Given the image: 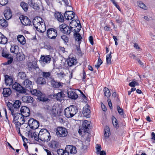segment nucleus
<instances>
[{"label":"nucleus","instance_id":"bb28decb","mask_svg":"<svg viewBox=\"0 0 155 155\" xmlns=\"http://www.w3.org/2000/svg\"><path fill=\"white\" fill-rule=\"evenodd\" d=\"M43 22L41 21H40L38 20V19L37 18H35L33 20V24L34 27L37 30H38L37 29H38V26H36V25H41V24L43 23Z\"/></svg>","mask_w":155,"mask_h":155},{"label":"nucleus","instance_id":"4be33fe9","mask_svg":"<svg viewBox=\"0 0 155 155\" xmlns=\"http://www.w3.org/2000/svg\"><path fill=\"white\" fill-rule=\"evenodd\" d=\"M20 119L23 122L21 124V123L18 121H15V122H12L13 123L15 124V127L17 131H18V130H20V127L21 126V125H22L25 122L24 118H22V117H21Z\"/></svg>","mask_w":155,"mask_h":155},{"label":"nucleus","instance_id":"412c9836","mask_svg":"<svg viewBox=\"0 0 155 155\" xmlns=\"http://www.w3.org/2000/svg\"><path fill=\"white\" fill-rule=\"evenodd\" d=\"M12 92V91L10 88H5L3 89L2 93L4 97H7L11 94Z\"/></svg>","mask_w":155,"mask_h":155},{"label":"nucleus","instance_id":"aec40b11","mask_svg":"<svg viewBox=\"0 0 155 155\" xmlns=\"http://www.w3.org/2000/svg\"><path fill=\"white\" fill-rule=\"evenodd\" d=\"M10 50L11 52L14 54L13 55H14L19 51V47L18 45L14 44L12 45Z\"/></svg>","mask_w":155,"mask_h":155},{"label":"nucleus","instance_id":"09e8293b","mask_svg":"<svg viewBox=\"0 0 155 155\" xmlns=\"http://www.w3.org/2000/svg\"><path fill=\"white\" fill-rule=\"evenodd\" d=\"M138 6L144 9H146V5L141 2L139 1L138 4Z\"/></svg>","mask_w":155,"mask_h":155},{"label":"nucleus","instance_id":"72a5a7b5","mask_svg":"<svg viewBox=\"0 0 155 155\" xmlns=\"http://www.w3.org/2000/svg\"><path fill=\"white\" fill-rule=\"evenodd\" d=\"M37 99L40 101L43 102H46L49 100L48 97H45L44 94H42L41 96H39Z\"/></svg>","mask_w":155,"mask_h":155},{"label":"nucleus","instance_id":"7ed1b4c3","mask_svg":"<svg viewBox=\"0 0 155 155\" xmlns=\"http://www.w3.org/2000/svg\"><path fill=\"white\" fill-rule=\"evenodd\" d=\"M2 55L3 57L8 59L6 62L3 63L4 65H9L13 62V56L10 54L8 51L4 49H2Z\"/></svg>","mask_w":155,"mask_h":155},{"label":"nucleus","instance_id":"393cba45","mask_svg":"<svg viewBox=\"0 0 155 155\" xmlns=\"http://www.w3.org/2000/svg\"><path fill=\"white\" fill-rule=\"evenodd\" d=\"M71 112V117H73L74 115L78 112L77 108L74 105H71L70 106V108Z\"/></svg>","mask_w":155,"mask_h":155},{"label":"nucleus","instance_id":"c756f323","mask_svg":"<svg viewBox=\"0 0 155 155\" xmlns=\"http://www.w3.org/2000/svg\"><path fill=\"white\" fill-rule=\"evenodd\" d=\"M49 145L51 148H58L59 146V143L55 141L52 140L51 143L49 144Z\"/></svg>","mask_w":155,"mask_h":155},{"label":"nucleus","instance_id":"8fccbe9b","mask_svg":"<svg viewBox=\"0 0 155 155\" xmlns=\"http://www.w3.org/2000/svg\"><path fill=\"white\" fill-rule=\"evenodd\" d=\"M61 38L65 43L68 42L69 41L68 38L66 35H64L61 36Z\"/></svg>","mask_w":155,"mask_h":155},{"label":"nucleus","instance_id":"37998d69","mask_svg":"<svg viewBox=\"0 0 155 155\" xmlns=\"http://www.w3.org/2000/svg\"><path fill=\"white\" fill-rule=\"evenodd\" d=\"M7 106L8 108V109L11 111V112L12 111H15V110H14L13 107V104H12V103L8 102L7 104Z\"/></svg>","mask_w":155,"mask_h":155},{"label":"nucleus","instance_id":"cd10ccee","mask_svg":"<svg viewBox=\"0 0 155 155\" xmlns=\"http://www.w3.org/2000/svg\"><path fill=\"white\" fill-rule=\"evenodd\" d=\"M33 123L30 126V128L32 129H36L38 128L39 126V122L35 119Z\"/></svg>","mask_w":155,"mask_h":155},{"label":"nucleus","instance_id":"13d9d810","mask_svg":"<svg viewBox=\"0 0 155 155\" xmlns=\"http://www.w3.org/2000/svg\"><path fill=\"white\" fill-rule=\"evenodd\" d=\"M96 149L97 152H100L101 149V147L100 144H97L96 145Z\"/></svg>","mask_w":155,"mask_h":155},{"label":"nucleus","instance_id":"bf43d9fd","mask_svg":"<svg viewBox=\"0 0 155 155\" xmlns=\"http://www.w3.org/2000/svg\"><path fill=\"white\" fill-rule=\"evenodd\" d=\"M72 146V145H67L66 147L65 150L66 151H67L69 153L71 149Z\"/></svg>","mask_w":155,"mask_h":155},{"label":"nucleus","instance_id":"6e6552de","mask_svg":"<svg viewBox=\"0 0 155 155\" xmlns=\"http://www.w3.org/2000/svg\"><path fill=\"white\" fill-rule=\"evenodd\" d=\"M51 85L54 88L57 89L59 87H62L63 83L61 82H59L53 78L51 81Z\"/></svg>","mask_w":155,"mask_h":155},{"label":"nucleus","instance_id":"0e129e2a","mask_svg":"<svg viewBox=\"0 0 155 155\" xmlns=\"http://www.w3.org/2000/svg\"><path fill=\"white\" fill-rule=\"evenodd\" d=\"M62 1L64 2L65 3V5L66 6H69V7H71V9L72 10H73V8L72 7H71L70 5H69V2L68 0H62Z\"/></svg>","mask_w":155,"mask_h":155},{"label":"nucleus","instance_id":"5fc2aeb1","mask_svg":"<svg viewBox=\"0 0 155 155\" xmlns=\"http://www.w3.org/2000/svg\"><path fill=\"white\" fill-rule=\"evenodd\" d=\"M8 0H0V4L2 6H4L8 3Z\"/></svg>","mask_w":155,"mask_h":155},{"label":"nucleus","instance_id":"423d86ee","mask_svg":"<svg viewBox=\"0 0 155 155\" xmlns=\"http://www.w3.org/2000/svg\"><path fill=\"white\" fill-rule=\"evenodd\" d=\"M20 112L21 116L23 117L22 118H24V117H28L30 115V110L29 108L26 106L21 107L20 109Z\"/></svg>","mask_w":155,"mask_h":155},{"label":"nucleus","instance_id":"6e6d98bb","mask_svg":"<svg viewBox=\"0 0 155 155\" xmlns=\"http://www.w3.org/2000/svg\"><path fill=\"white\" fill-rule=\"evenodd\" d=\"M76 49H77L78 54L79 55H81L82 52H81V51L80 49V45H78V46L76 45Z\"/></svg>","mask_w":155,"mask_h":155},{"label":"nucleus","instance_id":"9b49d317","mask_svg":"<svg viewBox=\"0 0 155 155\" xmlns=\"http://www.w3.org/2000/svg\"><path fill=\"white\" fill-rule=\"evenodd\" d=\"M90 126L89 122L87 120H85L82 124V130H83L84 132L88 133V131H89V127Z\"/></svg>","mask_w":155,"mask_h":155},{"label":"nucleus","instance_id":"a18cd8bd","mask_svg":"<svg viewBox=\"0 0 155 155\" xmlns=\"http://www.w3.org/2000/svg\"><path fill=\"white\" fill-rule=\"evenodd\" d=\"M3 37L4 38L3 39H2V40L0 41V43L5 45L7 42L8 39L5 36H3Z\"/></svg>","mask_w":155,"mask_h":155},{"label":"nucleus","instance_id":"69168bd1","mask_svg":"<svg viewBox=\"0 0 155 155\" xmlns=\"http://www.w3.org/2000/svg\"><path fill=\"white\" fill-rule=\"evenodd\" d=\"M107 101L108 105L110 107V109H112L113 107L110 99L109 98H108V99Z\"/></svg>","mask_w":155,"mask_h":155},{"label":"nucleus","instance_id":"f3484780","mask_svg":"<svg viewBox=\"0 0 155 155\" xmlns=\"http://www.w3.org/2000/svg\"><path fill=\"white\" fill-rule=\"evenodd\" d=\"M67 62L68 66L71 67L74 65H75L77 63V61L74 57L72 58H69L67 60Z\"/></svg>","mask_w":155,"mask_h":155},{"label":"nucleus","instance_id":"4468645a","mask_svg":"<svg viewBox=\"0 0 155 155\" xmlns=\"http://www.w3.org/2000/svg\"><path fill=\"white\" fill-rule=\"evenodd\" d=\"M21 99L24 102L32 103V104L34 101L33 98L28 95L23 96Z\"/></svg>","mask_w":155,"mask_h":155},{"label":"nucleus","instance_id":"ddd939ff","mask_svg":"<svg viewBox=\"0 0 155 155\" xmlns=\"http://www.w3.org/2000/svg\"><path fill=\"white\" fill-rule=\"evenodd\" d=\"M5 83L7 86L12 85L13 83L12 78L8 75H4Z\"/></svg>","mask_w":155,"mask_h":155},{"label":"nucleus","instance_id":"f8f14e48","mask_svg":"<svg viewBox=\"0 0 155 155\" xmlns=\"http://www.w3.org/2000/svg\"><path fill=\"white\" fill-rule=\"evenodd\" d=\"M4 14L5 17L7 20H8L12 18V13L10 8H7L4 10Z\"/></svg>","mask_w":155,"mask_h":155},{"label":"nucleus","instance_id":"2f4dec72","mask_svg":"<svg viewBox=\"0 0 155 155\" xmlns=\"http://www.w3.org/2000/svg\"><path fill=\"white\" fill-rule=\"evenodd\" d=\"M0 25L4 28L7 27L8 25V22L4 18L0 20Z\"/></svg>","mask_w":155,"mask_h":155},{"label":"nucleus","instance_id":"2eb2a0df","mask_svg":"<svg viewBox=\"0 0 155 155\" xmlns=\"http://www.w3.org/2000/svg\"><path fill=\"white\" fill-rule=\"evenodd\" d=\"M15 55L16 60L18 61H21L25 59V56L22 52L19 51Z\"/></svg>","mask_w":155,"mask_h":155},{"label":"nucleus","instance_id":"0eeeda50","mask_svg":"<svg viewBox=\"0 0 155 155\" xmlns=\"http://www.w3.org/2000/svg\"><path fill=\"white\" fill-rule=\"evenodd\" d=\"M20 19L22 25L25 26H30L31 25V21L27 17L22 15L20 17Z\"/></svg>","mask_w":155,"mask_h":155},{"label":"nucleus","instance_id":"338daca9","mask_svg":"<svg viewBox=\"0 0 155 155\" xmlns=\"http://www.w3.org/2000/svg\"><path fill=\"white\" fill-rule=\"evenodd\" d=\"M45 48L48 50L53 49L52 47L50 45H45L44 46Z\"/></svg>","mask_w":155,"mask_h":155},{"label":"nucleus","instance_id":"3c124183","mask_svg":"<svg viewBox=\"0 0 155 155\" xmlns=\"http://www.w3.org/2000/svg\"><path fill=\"white\" fill-rule=\"evenodd\" d=\"M19 75L20 76L21 79L24 80L26 77V74L25 72H20L19 73Z\"/></svg>","mask_w":155,"mask_h":155},{"label":"nucleus","instance_id":"a878e982","mask_svg":"<svg viewBox=\"0 0 155 155\" xmlns=\"http://www.w3.org/2000/svg\"><path fill=\"white\" fill-rule=\"evenodd\" d=\"M70 108V106L67 107L65 108L64 111V113L65 116L68 118H71V110Z\"/></svg>","mask_w":155,"mask_h":155},{"label":"nucleus","instance_id":"b1692460","mask_svg":"<svg viewBox=\"0 0 155 155\" xmlns=\"http://www.w3.org/2000/svg\"><path fill=\"white\" fill-rule=\"evenodd\" d=\"M11 114L12 115L13 117V120L12 122H15L18 120L19 119L20 115L21 116V114L20 113L16 112L14 113V111L12 112Z\"/></svg>","mask_w":155,"mask_h":155},{"label":"nucleus","instance_id":"4c0bfd02","mask_svg":"<svg viewBox=\"0 0 155 155\" xmlns=\"http://www.w3.org/2000/svg\"><path fill=\"white\" fill-rule=\"evenodd\" d=\"M110 131L109 127H106L105 128L104 135L106 139H107L110 136Z\"/></svg>","mask_w":155,"mask_h":155},{"label":"nucleus","instance_id":"e433bc0d","mask_svg":"<svg viewBox=\"0 0 155 155\" xmlns=\"http://www.w3.org/2000/svg\"><path fill=\"white\" fill-rule=\"evenodd\" d=\"M103 91L104 94V96L107 98L109 97L111 95V93L109 89L106 87H104Z\"/></svg>","mask_w":155,"mask_h":155},{"label":"nucleus","instance_id":"473e14b6","mask_svg":"<svg viewBox=\"0 0 155 155\" xmlns=\"http://www.w3.org/2000/svg\"><path fill=\"white\" fill-rule=\"evenodd\" d=\"M112 120L113 123V125L116 129H118L119 127L118 125V121L117 120L116 118L114 116L112 117Z\"/></svg>","mask_w":155,"mask_h":155},{"label":"nucleus","instance_id":"1a4fd4ad","mask_svg":"<svg viewBox=\"0 0 155 155\" xmlns=\"http://www.w3.org/2000/svg\"><path fill=\"white\" fill-rule=\"evenodd\" d=\"M89 106L88 105H85L83 108L82 114L83 116L87 118L90 117L91 116V110L89 109Z\"/></svg>","mask_w":155,"mask_h":155},{"label":"nucleus","instance_id":"864d4df0","mask_svg":"<svg viewBox=\"0 0 155 155\" xmlns=\"http://www.w3.org/2000/svg\"><path fill=\"white\" fill-rule=\"evenodd\" d=\"M33 9L35 10H38L40 9L39 6L37 4L34 3L31 6Z\"/></svg>","mask_w":155,"mask_h":155},{"label":"nucleus","instance_id":"6ab92c4d","mask_svg":"<svg viewBox=\"0 0 155 155\" xmlns=\"http://www.w3.org/2000/svg\"><path fill=\"white\" fill-rule=\"evenodd\" d=\"M55 18L60 22H62L64 21V18L61 12H56L54 14Z\"/></svg>","mask_w":155,"mask_h":155},{"label":"nucleus","instance_id":"c03bdc74","mask_svg":"<svg viewBox=\"0 0 155 155\" xmlns=\"http://www.w3.org/2000/svg\"><path fill=\"white\" fill-rule=\"evenodd\" d=\"M77 19H74L72 20L70 23V25H71L73 27H77L76 24H77Z\"/></svg>","mask_w":155,"mask_h":155},{"label":"nucleus","instance_id":"4d7b16f0","mask_svg":"<svg viewBox=\"0 0 155 155\" xmlns=\"http://www.w3.org/2000/svg\"><path fill=\"white\" fill-rule=\"evenodd\" d=\"M31 68L35 69L37 68H38L37 63L35 62L31 64Z\"/></svg>","mask_w":155,"mask_h":155},{"label":"nucleus","instance_id":"de8ad7c7","mask_svg":"<svg viewBox=\"0 0 155 155\" xmlns=\"http://www.w3.org/2000/svg\"><path fill=\"white\" fill-rule=\"evenodd\" d=\"M76 152L77 150L76 147L72 145L69 153L71 154H75L76 153Z\"/></svg>","mask_w":155,"mask_h":155},{"label":"nucleus","instance_id":"f704fd0d","mask_svg":"<svg viewBox=\"0 0 155 155\" xmlns=\"http://www.w3.org/2000/svg\"><path fill=\"white\" fill-rule=\"evenodd\" d=\"M21 104V102L19 100H17L15 101L13 104V107L14 108L15 110V109L19 108L20 107Z\"/></svg>","mask_w":155,"mask_h":155},{"label":"nucleus","instance_id":"ea45409f","mask_svg":"<svg viewBox=\"0 0 155 155\" xmlns=\"http://www.w3.org/2000/svg\"><path fill=\"white\" fill-rule=\"evenodd\" d=\"M47 109L49 110H50V114L51 117L53 118L56 117V114L55 112H54V109L53 108L50 107L48 106V107Z\"/></svg>","mask_w":155,"mask_h":155},{"label":"nucleus","instance_id":"f03ea898","mask_svg":"<svg viewBox=\"0 0 155 155\" xmlns=\"http://www.w3.org/2000/svg\"><path fill=\"white\" fill-rule=\"evenodd\" d=\"M51 138V136L48 130L45 129H42L38 133L37 139L44 142H48L50 140Z\"/></svg>","mask_w":155,"mask_h":155},{"label":"nucleus","instance_id":"dca6fc26","mask_svg":"<svg viewBox=\"0 0 155 155\" xmlns=\"http://www.w3.org/2000/svg\"><path fill=\"white\" fill-rule=\"evenodd\" d=\"M65 95V94L62 91H61L57 94H54L53 97L57 100L61 101L64 97Z\"/></svg>","mask_w":155,"mask_h":155},{"label":"nucleus","instance_id":"603ef678","mask_svg":"<svg viewBox=\"0 0 155 155\" xmlns=\"http://www.w3.org/2000/svg\"><path fill=\"white\" fill-rule=\"evenodd\" d=\"M70 12L71 11H66L64 14V16L65 18H66V19L67 20H70L69 17H71V16H70V15L67 14V13Z\"/></svg>","mask_w":155,"mask_h":155},{"label":"nucleus","instance_id":"e2e57ef3","mask_svg":"<svg viewBox=\"0 0 155 155\" xmlns=\"http://www.w3.org/2000/svg\"><path fill=\"white\" fill-rule=\"evenodd\" d=\"M64 151L63 149H59L57 150V152L58 155H63Z\"/></svg>","mask_w":155,"mask_h":155},{"label":"nucleus","instance_id":"f257e3e1","mask_svg":"<svg viewBox=\"0 0 155 155\" xmlns=\"http://www.w3.org/2000/svg\"><path fill=\"white\" fill-rule=\"evenodd\" d=\"M34 82L31 81L29 79H26L24 81V84L25 88L22 87L18 82H15L12 86L13 89L20 94L25 93L26 92L27 89L28 91L32 88Z\"/></svg>","mask_w":155,"mask_h":155},{"label":"nucleus","instance_id":"680f3d73","mask_svg":"<svg viewBox=\"0 0 155 155\" xmlns=\"http://www.w3.org/2000/svg\"><path fill=\"white\" fill-rule=\"evenodd\" d=\"M35 119L33 118H31L28 120V125L30 127L32 125V124L33 123L32 122H33Z\"/></svg>","mask_w":155,"mask_h":155},{"label":"nucleus","instance_id":"052dcab7","mask_svg":"<svg viewBox=\"0 0 155 155\" xmlns=\"http://www.w3.org/2000/svg\"><path fill=\"white\" fill-rule=\"evenodd\" d=\"M135 79H134L133 80L132 82H130L129 84V85L132 87H135Z\"/></svg>","mask_w":155,"mask_h":155},{"label":"nucleus","instance_id":"a211bd4d","mask_svg":"<svg viewBox=\"0 0 155 155\" xmlns=\"http://www.w3.org/2000/svg\"><path fill=\"white\" fill-rule=\"evenodd\" d=\"M36 82L38 85L41 86L45 84L46 83L45 78L41 77L38 78L36 81Z\"/></svg>","mask_w":155,"mask_h":155},{"label":"nucleus","instance_id":"7c9ffc66","mask_svg":"<svg viewBox=\"0 0 155 155\" xmlns=\"http://www.w3.org/2000/svg\"><path fill=\"white\" fill-rule=\"evenodd\" d=\"M20 6L25 12H26L28 10V5L25 2H21L20 3Z\"/></svg>","mask_w":155,"mask_h":155},{"label":"nucleus","instance_id":"39448f33","mask_svg":"<svg viewBox=\"0 0 155 155\" xmlns=\"http://www.w3.org/2000/svg\"><path fill=\"white\" fill-rule=\"evenodd\" d=\"M58 35L57 31L53 28H49L47 30V35L51 39H54Z\"/></svg>","mask_w":155,"mask_h":155},{"label":"nucleus","instance_id":"20e7f679","mask_svg":"<svg viewBox=\"0 0 155 155\" xmlns=\"http://www.w3.org/2000/svg\"><path fill=\"white\" fill-rule=\"evenodd\" d=\"M57 135L61 137H64L67 136L68 134L67 130L63 127H58L56 130Z\"/></svg>","mask_w":155,"mask_h":155},{"label":"nucleus","instance_id":"58836bf2","mask_svg":"<svg viewBox=\"0 0 155 155\" xmlns=\"http://www.w3.org/2000/svg\"><path fill=\"white\" fill-rule=\"evenodd\" d=\"M74 35L75 38H76L75 40L76 41L78 40V41L79 42L81 41L82 39V37L81 36L80 34L77 32H74Z\"/></svg>","mask_w":155,"mask_h":155},{"label":"nucleus","instance_id":"5701e85b","mask_svg":"<svg viewBox=\"0 0 155 155\" xmlns=\"http://www.w3.org/2000/svg\"><path fill=\"white\" fill-rule=\"evenodd\" d=\"M68 97L72 99L75 100L78 97V94L74 91H69L68 92Z\"/></svg>","mask_w":155,"mask_h":155},{"label":"nucleus","instance_id":"79ce46f5","mask_svg":"<svg viewBox=\"0 0 155 155\" xmlns=\"http://www.w3.org/2000/svg\"><path fill=\"white\" fill-rule=\"evenodd\" d=\"M61 29L60 30L61 31L62 33L65 34L67 35H69L70 33V32H69L68 29V27H66L65 28H63L62 27H61Z\"/></svg>","mask_w":155,"mask_h":155},{"label":"nucleus","instance_id":"774afa93","mask_svg":"<svg viewBox=\"0 0 155 155\" xmlns=\"http://www.w3.org/2000/svg\"><path fill=\"white\" fill-rule=\"evenodd\" d=\"M89 41L91 44L93 45L94 44V41L93 40V38L92 36H90L89 38Z\"/></svg>","mask_w":155,"mask_h":155},{"label":"nucleus","instance_id":"9d476101","mask_svg":"<svg viewBox=\"0 0 155 155\" xmlns=\"http://www.w3.org/2000/svg\"><path fill=\"white\" fill-rule=\"evenodd\" d=\"M51 56L49 55H41L40 61H41L44 64H48L51 61Z\"/></svg>","mask_w":155,"mask_h":155},{"label":"nucleus","instance_id":"49530a36","mask_svg":"<svg viewBox=\"0 0 155 155\" xmlns=\"http://www.w3.org/2000/svg\"><path fill=\"white\" fill-rule=\"evenodd\" d=\"M112 56H108V55H106V63L107 64H110L111 63V60Z\"/></svg>","mask_w":155,"mask_h":155},{"label":"nucleus","instance_id":"a19ab883","mask_svg":"<svg viewBox=\"0 0 155 155\" xmlns=\"http://www.w3.org/2000/svg\"><path fill=\"white\" fill-rule=\"evenodd\" d=\"M117 109L119 114L122 116L123 118H125L124 114V110L122 108H121L119 106H117Z\"/></svg>","mask_w":155,"mask_h":155},{"label":"nucleus","instance_id":"c9c22d12","mask_svg":"<svg viewBox=\"0 0 155 155\" xmlns=\"http://www.w3.org/2000/svg\"><path fill=\"white\" fill-rule=\"evenodd\" d=\"M42 75L43 78L46 79L50 78L51 77V72H42Z\"/></svg>","mask_w":155,"mask_h":155},{"label":"nucleus","instance_id":"c85d7f7f","mask_svg":"<svg viewBox=\"0 0 155 155\" xmlns=\"http://www.w3.org/2000/svg\"><path fill=\"white\" fill-rule=\"evenodd\" d=\"M18 41L22 45H24L25 44V40L24 37L21 35H19L17 37Z\"/></svg>","mask_w":155,"mask_h":155}]
</instances>
